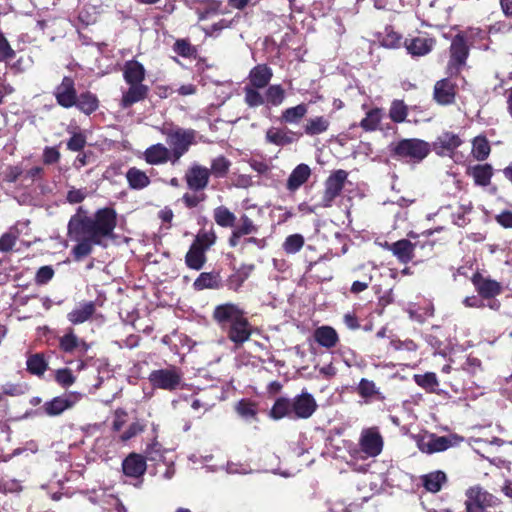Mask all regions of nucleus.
Listing matches in <instances>:
<instances>
[{
  "label": "nucleus",
  "instance_id": "nucleus-42",
  "mask_svg": "<svg viewBox=\"0 0 512 512\" xmlns=\"http://www.w3.org/2000/svg\"><path fill=\"white\" fill-rule=\"evenodd\" d=\"M174 52L187 59H196L197 48L193 46L187 39H178L173 46Z\"/></svg>",
  "mask_w": 512,
  "mask_h": 512
},
{
  "label": "nucleus",
  "instance_id": "nucleus-25",
  "mask_svg": "<svg viewBox=\"0 0 512 512\" xmlns=\"http://www.w3.org/2000/svg\"><path fill=\"white\" fill-rule=\"evenodd\" d=\"M473 283L478 293L484 298H492L501 292L500 284L495 280L485 279L481 276H475Z\"/></svg>",
  "mask_w": 512,
  "mask_h": 512
},
{
  "label": "nucleus",
  "instance_id": "nucleus-27",
  "mask_svg": "<svg viewBox=\"0 0 512 512\" xmlns=\"http://www.w3.org/2000/svg\"><path fill=\"white\" fill-rule=\"evenodd\" d=\"M266 140L277 146H285L296 140V134L292 131L281 130L278 128H270L266 132Z\"/></svg>",
  "mask_w": 512,
  "mask_h": 512
},
{
  "label": "nucleus",
  "instance_id": "nucleus-51",
  "mask_svg": "<svg viewBox=\"0 0 512 512\" xmlns=\"http://www.w3.org/2000/svg\"><path fill=\"white\" fill-rule=\"evenodd\" d=\"M27 367L31 373L41 375L45 372L47 364L41 355L35 354L28 358Z\"/></svg>",
  "mask_w": 512,
  "mask_h": 512
},
{
  "label": "nucleus",
  "instance_id": "nucleus-15",
  "mask_svg": "<svg viewBox=\"0 0 512 512\" xmlns=\"http://www.w3.org/2000/svg\"><path fill=\"white\" fill-rule=\"evenodd\" d=\"M470 45L458 33L452 38L449 47V64H466L470 53Z\"/></svg>",
  "mask_w": 512,
  "mask_h": 512
},
{
  "label": "nucleus",
  "instance_id": "nucleus-48",
  "mask_svg": "<svg viewBox=\"0 0 512 512\" xmlns=\"http://www.w3.org/2000/svg\"><path fill=\"white\" fill-rule=\"evenodd\" d=\"M414 380L417 385L430 392L434 391L436 386H438L436 374L432 372H428L423 375H415Z\"/></svg>",
  "mask_w": 512,
  "mask_h": 512
},
{
  "label": "nucleus",
  "instance_id": "nucleus-61",
  "mask_svg": "<svg viewBox=\"0 0 512 512\" xmlns=\"http://www.w3.org/2000/svg\"><path fill=\"white\" fill-rule=\"evenodd\" d=\"M54 275V270L51 266H42L36 273L37 284H46L49 282Z\"/></svg>",
  "mask_w": 512,
  "mask_h": 512
},
{
  "label": "nucleus",
  "instance_id": "nucleus-32",
  "mask_svg": "<svg viewBox=\"0 0 512 512\" xmlns=\"http://www.w3.org/2000/svg\"><path fill=\"white\" fill-rule=\"evenodd\" d=\"M250 82L256 88L265 87L272 77V71L268 66H254L250 71Z\"/></svg>",
  "mask_w": 512,
  "mask_h": 512
},
{
  "label": "nucleus",
  "instance_id": "nucleus-2",
  "mask_svg": "<svg viewBox=\"0 0 512 512\" xmlns=\"http://www.w3.org/2000/svg\"><path fill=\"white\" fill-rule=\"evenodd\" d=\"M212 318L236 348L247 342L252 335L253 328L238 304L227 302L217 305Z\"/></svg>",
  "mask_w": 512,
  "mask_h": 512
},
{
  "label": "nucleus",
  "instance_id": "nucleus-53",
  "mask_svg": "<svg viewBox=\"0 0 512 512\" xmlns=\"http://www.w3.org/2000/svg\"><path fill=\"white\" fill-rule=\"evenodd\" d=\"M468 444L472 447V449L479 454L481 457H485L480 451V445H497L502 446L504 441L498 437H493L491 440H485L483 438L471 437L468 439Z\"/></svg>",
  "mask_w": 512,
  "mask_h": 512
},
{
  "label": "nucleus",
  "instance_id": "nucleus-12",
  "mask_svg": "<svg viewBox=\"0 0 512 512\" xmlns=\"http://www.w3.org/2000/svg\"><path fill=\"white\" fill-rule=\"evenodd\" d=\"M291 402L293 419H307L312 416L317 408V403L314 397L307 392H303L300 395L294 397L291 399Z\"/></svg>",
  "mask_w": 512,
  "mask_h": 512
},
{
  "label": "nucleus",
  "instance_id": "nucleus-20",
  "mask_svg": "<svg viewBox=\"0 0 512 512\" xmlns=\"http://www.w3.org/2000/svg\"><path fill=\"white\" fill-rule=\"evenodd\" d=\"M144 158L151 165H160L166 162L172 164L171 151L160 143L148 147L144 152Z\"/></svg>",
  "mask_w": 512,
  "mask_h": 512
},
{
  "label": "nucleus",
  "instance_id": "nucleus-45",
  "mask_svg": "<svg viewBox=\"0 0 512 512\" xmlns=\"http://www.w3.org/2000/svg\"><path fill=\"white\" fill-rule=\"evenodd\" d=\"M307 113V107L304 104H299L283 111L282 120L287 123H296Z\"/></svg>",
  "mask_w": 512,
  "mask_h": 512
},
{
  "label": "nucleus",
  "instance_id": "nucleus-33",
  "mask_svg": "<svg viewBox=\"0 0 512 512\" xmlns=\"http://www.w3.org/2000/svg\"><path fill=\"white\" fill-rule=\"evenodd\" d=\"M470 173L477 185L487 186L490 184L491 177L493 175V169L489 164L476 165L471 168Z\"/></svg>",
  "mask_w": 512,
  "mask_h": 512
},
{
  "label": "nucleus",
  "instance_id": "nucleus-40",
  "mask_svg": "<svg viewBox=\"0 0 512 512\" xmlns=\"http://www.w3.org/2000/svg\"><path fill=\"white\" fill-rule=\"evenodd\" d=\"M472 144V155L476 160L483 161L489 156L490 145L485 137H475Z\"/></svg>",
  "mask_w": 512,
  "mask_h": 512
},
{
  "label": "nucleus",
  "instance_id": "nucleus-55",
  "mask_svg": "<svg viewBox=\"0 0 512 512\" xmlns=\"http://www.w3.org/2000/svg\"><path fill=\"white\" fill-rule=\"evenodd\" d=\"M267 101L274 105H280L284 100V90L279 85H273L266 91Z\"/></svg>",
  "mask_w": 512,
  "mask_h": 512
},
{
  "label": "nucleus",
  "instance_id": "nucleus-3",
  "mask_svg": "<svg viewBox=\"0 0 512 512\" xmlns=\"http://www.w3.org/2000/svg\"><path fill=\"white\" fill-rule=\"evenodd\" d=\"M123 76L129 88L123 91L120 105L126 109L144 100L149 88L142 83L145 78L144 66H125Z\"/></svg>",
  "mask_w": 512,
  "mask_h": 512
},
{
  "label": "nucleus",
  "instance_id": "nucleus-43",
  "mask_svg": "<svg viewBox=\"0 0 512 512\" xmlns=\"http://www.w3.org/2000/svg\"><path fill=\"white\" fill-rule=\"evenodd\" d=\"M168 452L167 449H164L162 445L154 441L149 444L145 450L146 458L153 462H163L166 463L165 454Z\"/></svg>",
  "mask_w": 512,
  "mask_h": 512
},
{
  "label": "nucleus",
  "instance_id": "nucleus-31",
  "mask_svg": "<svg viewBox=\"0 0 512 512\" xmlns=\"http://www.w3.org/2000/svg\"><path fill=\"white\" fill-rule=\"evenodd\" d=\"M422 483L429 492L436 493L441 490L443 483L446 482V474L442 471H434L422 476Z\"/></svg>",
  "mask_w": 512,
  "mask_h": 512
},
{
  "label": "nucleus",
  "instance_id": "nucleus-9",
  "mask_svg": "<svg viewBox=\"0 0 512 512\" xmlns=\"http://www.w3.org/2000/svg\"><path fill=\"white\" fill-rule=\"evenodd\" d=\"M348 173L339 169L334 171L325 181V191L322 196L321 205L330 207L336 197H338L347 180Z\"/></svg>",
  "mask_w": 512,
  "mask_h": 512
},
{
  "label": "nucleus",
  "instance_id": "nucleus-24",
  "mask_svg": "<svg viewBox=\"0 0 512 512\" xmlns=\"http://www.w3.org/2000/svg\"><path fill=\"white\" fill-rule=\"evenodd\" d=\"M315 341L327 349L336 346L339 338L335 329L330 326H321L314 331Z\"/></svg>",
  "mask_w": 512,
  "mask_h": 512
},
{
  "label": "nucleus",
  "instance_id": "nucleus-41",
  "mask_svg": "<svg viewBox=\"0 0 512 512\" xmlns=\"http://www.w3.org/2000/svg\"><path fill=\"white\" fill-rule=\"evenodd\" d=\"M82 112L89 115L97 110L98 108V100L95 95L91 93H84L76 98V104Z\"/></svg>",
  "mask_w": 512,
  "mask_h": 512
},
{
  "label": "nucleus",
  "instance_id": "nucleus-60",
  "mask_svg": "<svg viewBox=\"0 0 512 512\" xmlns=\"http://www.w3.org/2000/svg\"><path fill=\"white\" fill-rule=\"evenodd\" d=\"M56 380L63 387H69L75 382V377L69 369H59L56 372Z\"/></svg>",
  "mask_w": 512,
  "mask_h": 512
},
{
  "label": "nucleus",
  "instance_id": "nucleus-37",
  "mask_svg": "<svg viewBox=\"0 0 512 512\" xmlns=\"http://www.w3.org/2000/svg\"><path fill=\"white\" fill-rule=\"evenodd\" d=\"M402 35L394 30L392 26H386L380 34L379 41L386 48H399L402 45Z\"/></svg>",
  "mask_w": 512,
  "mask_h": 512
},
{
  "label": "nucleus",
  "instance_id": "nucleus-47",
  "mask_svg": "<svg viewBox=\"0 0 512 512\" xmlns=\"http://www.w3.org/2000/svg\"><path fill=\"white\" fill-rule=\"evenodd\" d=\"M389 116L394 122H403L407 117V106L403 101L394 100L390 107Z\"/></svg>",
  "mask_w": 512,
  "mask_h": 512
},
{
  "label": "nucleus",
  "instance_id": "nucleus-30",
  "mask_svg": "<svg viewBox=\"0 0 512 512\" xmlns=\"http://www.w3.org/2000/svg\"><path fill=\"white\" fill-rule=\"evenodd\" d=\"M205 252L203 248L192 244L185 256L187 266L194 270H200L206 262Z\"/></svg>",
  "mask_w": 512,
  "mask_h": 512
},
{
  "label": "nucleus",
  "instance_id": "nucleus-35",
  "mask_svg": "<svg viewBox=\"0 0 512 512\" xmlns=\"http://www.w3.org/2000/svg\"><path fill=\"white\" fill-rule=\"evenodd\" d=\"M270 415L274 419H281L284 417L293 419L291 399H277L270 411Z\"/></svg>",
  "mask_w": 512,
  "mask_h": 512
},
{
  "label": "nucleus",
  "instance_id": "nucleus-39",
  "mask_svg": "<svg viewBox=\"0 0 512 512\" xmlns=\"http://www.w3.org/2000/svg\"><path fill=\"white\" fill-rule=\"evenodd\" d=\"M72 406L67 398L55 397L53 400L46 402L43 406L45 413L49 416H57Z\"/></svg>",
  "mask_w": 512,
  "mask_h": 512
},
{
  "label": "nucleus",
  "instance_id": "nucleus-6",
  "mask_svg": "<svg viewBox=\"0 0 512 512\" xmlns=\"http://www.w3.org/2000/svg\"><path fill=\"white\" fill-rule=\"evenodd\" d=\"M466 512H483L500 504V500L480 486L470 487L466 493Z\"/></svg>",
  "mask_w": 512,
  "mask_h": 512
},
{
  "label": "nucleus",
  "instance_id": "nucleus-5",
  "mask_svg": "<svg viewBox=\"0 0 512 512\" xmlns=\"http://www.w3.org/2000/svg\"><path fill=\"white\" fill-rule=\"evenodd\" d=\"M166 142L171 147L172 165H176L180 158L188 152L195 142V131L191 129L176 128L166 132Z\"/></svg>",
  "mask_w": 512,
  "mask_h": 512
},
{
  "label": "nucleus",
  "instance_id": "nucleus-13",
  "mask_svg": "<svg viewBox=\"0 0 512 512\" xmlns=\"http://www.w3.org/2000/svg\"><path fill=\"white\" fill-rule=\"evenodd\" d=\"M461 144L462 140L458 135L451 132H443L433 143V150L440 156L451 157Z\"/></svg>",
  "mask_w": 512,
  "mask_h": 512
},
{
  "label": "nucleus",
  "instance_id": "nucleus-29",
  "mask_svg": "<svg viewBox=\"0 0 512 512\" xmlns=\"http://www.w3.org/2000/svg\"><path fill=\"white\" fill-rule=\"evenodd\" d=\"M126 179L130 188L141 190L150 184V179L146 173L136 167L130 168L126 173Z\"/></svg>",
  "mask_w": 512,
  "mask_h": 512
},
{
  "label": "nucleus",
  "instance_id": "nucleus-54",
  "mask_svg": "<svg viewBox=\"0 0 512 512\" xmlns=\"http://www.w3.org/2000/svg\"><path fill=\"white\" fill-rule=\"evenodd\" d=\"M15 57V51L10 46L4 33L0 30V62H8Z\"/></svg>",
  "mask_w": 512,
  "mask_h": 512
},
{
  "label": "nucleus",
  "instance_id": "nucleus-50",
  "mask_svg": "<svg viewBox=\"0 0 512 512\" xmlns=\"http://www.w3.org/2000/svg\"><path fill=\"white\" fill-rule=\"evenodd\" d=\"M234 229L243 236L253 234L258 231V227L254 224L252 219L245 214L240 217L239 223L234 225Z\"/></svg>",
  "mask_w": 512,
  "mask_h": 512
},
{
  "label": "nucleus",
  "instance_id": "nucleus-10",
  "mask_svg": "<svg viewBox=\"0 0 512 512\" xmlns=\"http://www.w3.org/2000/svg\"><path fill=\"white\" fill-rule=\"evenodd\" d=\"M360 452L364 453L366 457H376L383 449V438L376 427L364 429L361 432L360 439Z\"/></svg>",
  "mask_w": 512,
  "mask_h": 512
},
{
  "label": "nucleus",
  "instance_id": "nucleus-44",
  "mask_svg": "<svg viewBox=\"0 0 512 512\" xmlns=\"http://www.w3.org/2000/svg\"><path fill=\"white\" fill-rule=\"evenodd\" d=\"M382 118L380 109L370 110L364 119H362L360 126L366 131H374L377 129Z\"/></svg>",
  "mask_w": 512,
  "mask_h": 512
},
{
  "label": "nucleus",
  "instance_id": "nucleus-38",
  "mask_svg": "<svg viewBox=\"0 0 512 512\" xmlns=\"http://www.w3.org/2000/svg\"><path fill=\"white\" fill-rule=\"evenodd\" d=\"M328 127V119L323 116H317L307 120L304 126V132L310 136L319 135L327 131Z\"/></svg>",
  "mask_w": 512,
  "mask_h": 512
},
{
  "label": "nucleus",
  "instance_id": "nucleus-19",
  "mask_svg": "<svg viewBox=\"0 0 512 512\" xmlns=\"http://www.w3.org/2000/svg\"><path fill=\"white\" fill-rule=\"evenodd\" d=\"M146 468L145 458L136 453L128 455L122 463L123 472L128 477L139 478L145 473Z\"/></svg>",
  "mask_w": 512,
  "mask_h": 512
},
{
  "label": "nucleus",
  "instance_id": "nucleus-59",
  "mask_svg": "<svg viewBox=\"0 0 512 512\" xmlns=\"http://www.w3.org/2000/svg\"><path fill=\"white\" fill-rule=\"evenodd\" d=\"M17 235L13 232H7L0 238V251L9 252L13 249L16 243Z\"/></svg>",
  "mask_w": 512,
  "mask_h": 512
},
{
  "label": "nucleus",
  "instance_id": "nucleus-57",
  "mask_svg": "<svg viewBox=\"0 0 512 512\" xmlns=\"http://www.w3.org/2000/svg\"><path fill=\"white\" fill-rule=\"evenodd\" d=\"M245 102L250 107H258L264 103L262 95L250 87H245Z\"/></svg>",
  "mask_w": 512,
  "mask_h": 512
},
{
  "label": "nucleus",
  "instance_id": "nucleus-4",
  "mask_svg": "<svg viewBox=\"0 0 512 512\" xmlns=\"http://www.w3.org/2000/svg\"><path fill=\"white\" fill-rule=\"evenodd\" d=\"M148 380L153 388L169 392L182 389L184 386L183 373L176 366L153 370L149 374Z\"/></svg>",
  "mask_w": 512,
  "mask_h": 512
},
{
  "label": "nucleus",
  "instance_id": "nucleus-17",
  "mask_svg": "<svg viewBox=\"0 0 512 512\" xmlns=\"http://www.w3.org/2000/svg\"><path fill=\"white\" fill-rule=\"evenodd\" d=\"M92 503L100 505L102 512H126V508L121 501L112 494H107L105 491L94 492L89 497Z\"/></svg>",
  "mask_w": 512,
  "mask_h": 512
},
{
  "label": "nucleus",
  "instance_id": "nucleus-11",
  "mask_svg": "<svg viewBox=\"0 0 512 512\" xmlns=\"http://www.w3.org/2000/svg\"><path fill=\"white\" fill-rule=\"evenodd\" d=\"M210 170L197 163L192 164L185 173V181L192 191H202L209 183Z\"/></svg>",
  "mask_w": 512,
  "mask_h": 512
},
{
  "label": "nucleus",
  "instance_id": "nucleus-14",
  "mask_svg": "<svg viewBox=\"0 0 512 512\" xmlns=\"http://www.w3.org/2000/svg\"><path fill=\"white\" fill-rule=\"evenodd\" d=\"M436 39L428 35L417 36L404 41V46L412 56H424L432 51Z\"/></svg>",
  "mask_w": 512,
  "mask_h": 512
},
{
  "label": "nucleus",
  "instance_id": "nucleus-34",
  "mask_svg": "<svg viewBox=\"0 0 512 512\" xmlns=\"http://www.w3.org/2000/svg\"><path fill=\"white\" fill-rule=\"evenodd\" d=\"M458 34L463 36L470 47L482 43L488 37L487 32L480 27H467L465 30H459Z\"/></svg>",
  "mask_w": 512,
  "mask_h": 512
},
{
  "label": "nucleus",
  "instance_id": "nucleus-7",
  "mask_svg": "<svg viewBox=\"0 0 512 512\" xmlns=\"http://www.w3.org/2000/svg\"><path fill=\"white\" fill-rule=\"evenodd\" d=\"M430 152V145L420 139H403L393 148V153L400 158L413 162L422 161Z\"/></svg>",
  "mask_w": 512,
  "mask_h": 512
},
{
  "label": "nucleus",
  "instance_id": "nucleus-62",
  "mask_svg": "<svg viewBox=\"0 0 512 512\" xmlns=\"http://www.w3.org/2000/svg\"><path fill=\"white\" fill-rule=\"evenodd\" d=\"M222 3L218 0H209L207 1L203 11L201 12L200 19H204L209 17L210 15H215L219 12Z\"/></svg>",
  "mask_w": 512,
  "mask_h": 512
},
{
  "label": "nucleus",
  "instance_id": "nucleus-58",
  "mask_svg": "<svg viewBox=\"0 0 512 512\" xmlns=\"http://www.w3.org/2000/svg\"><path fill=\"white\" fill-rule=\"evenodd\" d=\"M215 285V277L210 273H201L194 282V287L198 290L213 288Z\"/></svg>",
  "mask_w": 512,
  "mask_h": 512
},
{
  "label": "nucleus",
  "instance_id": "nucleus-21",
  "mask_svg": "<svg viewBox=\"0 0 512 512\" xmlns=\"http://www.w3.org/2000/svg\"><path fill=\"white\" fill-rule=\"evenodd\" d=\"M95 311L96 306L93 301L80 302L67 314V318L74 325L82 324L89 320Z\"/></svg>",
  "mask_w": 512,
  "mask_h": 512
},
{
  "label": "nucleus",
  "instance_id": "nucleus-23",
  "mask_svg": "<svg viewBox=\"0 0 512 512\" xmlns=\"http://www.w3.org/2000/svg\"><path fill=\"white\" fill-rule=\"evenodd\" d=\"M455 96L453 84L448 79L439 80L434 87V98L442 105L453 102Z\"/></svg>",
  "mask_w": 512,
  "mask_h": 512
},
{
  "label": "nucleus",
  "instance_id": "nucleus-49",
  "mask_svg": "<svg viewBox=\"0 0 512 512\" xmlns=\"http://www.w3.org/2000/svg\"><path fill=\"white\" fill-rule=\"evenodd\" d=\"M215 241L216 235L214 231H200L192 244L203 248L204 251H207L215 243Z\"/></svg>",
  "mask_w": 512,
  "mask_h": 512
},
{
  "label": "nucleus",
  "instance_id": "nucleus-56",
  "mask_svg": "<svg viewBox=\"0 0 512 512\" xmlns=\"http://www.w3.org/2000/svg\"><path fill=\"white\" fill-rule=\"evenodd\" d=\"M236 409L237 412L245 419H253L256 416L255 404L249 401L241 400L237 404Z\"/></svg>",
  "mask_w": 512,
  "mask_h": 512
},
{
  "label": "nucleus",
  "instance_id": "nucleus-64",
  "mask_svg": "<svg viewBox=\"0 0 512 512\" xmlns=\"http://www.w3.org/2000/svg\"><path fill=\"white\" fill-rule=\"evenodd\" d=\"M87 196L86 189L72 188L67 193V201L71 204L81 203Z\"/></svg>",
  "mask_w": 512,
  "mask_h": 512
},
{
  "label": "nucleus",
  "instance_id": "nucleus-1",
  "mask_svg": "<svg viewBox=\"0 0 512 512\" xmlns=\"http://www.w3.org/2000/svg\"><path fill=\"white\" fill-rule=\"evenodd\" d=\"M116 226L114 210L104 208L95 214L94 218L82 213V207L73 215L68 223V236L76 241L73 254L80 260L92 252L94 245H100L102 238L112 235Z\"/></svg>",
  "mask_w": 512,
  "mask_h": 512
},
{
  "label": "nucleus",
  "instance_id": "nucleus-16",
  "mask_svg": "<svg viewBox=\"0 0 512 512\" xmlns=\"http://www.w3.org/2000/svg\"><path fill=\"white\" fill-rule=\"evenodd\" d=\"M55 97L59 105L70 108L76 104V90L74 81L70 77H64L61 84L55 90Z\"/></svg>",
  "mask_w": 512,
  "mask_h": 512
},
{
  "label": "nucleus",
  "instance_id": "nucleus-8",
  "mask_svg": "<svg viewBox=\"0 0 512 512\" xmlns=\"http://www.w3.org/2000/svg\"><path fill=\"white\" fill-rule=\"evenodd\" d=\"M462 441L463 438L457 434H450L447 436L429 434L419 441L418 446L422 452L432 454L445 451L449 447L456 446Z\"/></svg>",
  "mask_w": 512,
  "mask_h": 512
},
{
  "label": "nucleus",
  "instance_id": "nucleus-28",
  "mask_svg": "<svg viewBox=\"0 0 512 512\" xmlns=\"http://www.w3.org/2000/svg\"><path fill=\"white\" fill-rule=\"evenodd\" d=\"M390 250L400 262L408 263L413 258L414 244L407 239H402L393 243Z\"/></svg>",
  "mask_w": 512,
  "mask_h": 512
},
{
  "label": "nucleus",
  "instance_id": "nucleus-18",
  "mask_svg": "<svg viewBox=\"0 0 512 512\" xmlns=\"http://www.w3.org/2000/svg\"><path fill=\"white\" fill-rule=\"evenodd\" d=\"M356 392L364 400L365 404L385 400L384 394L376 386L375 382L366 378H362L359 381Z\"/></svg>",
  "mask_w": 512,
  "mask_h": 512
},
{
  "label": "nucleus",
  "instance_id": "nucleus-22",
  "mask_svg": "<svg viewBox=\"0 0 512 512\" xmlns=\"http://www.w3.org/2000/svg\"><path fill=\"white\" fill-rule=\"evenodd\" d=\"M60 348L66 353H72L78 351L80 353H86L89 349V345L79 339L72 330L66 333L60 338Z\"/></svg>",
  "mask_w": 512,
  "mask_h": 512
},
{
  "label": "nucleus",
  "instance_id": "nucleus-52",
  "mask_svg": "<svg viewBox=\"0 0 512 512\" xmlns=\"http://www.w3.org/2000/svg\"><path fill=\"white\" fill-rule=\"evenodd\" d=\"M230 162L223 156L215 158L211 163L210 174L216 177H224L229 170Z\"/></svg>",
  "mask_w": 512,
  "mask_h": 512
},
{
  "label": "nucleus",
  "instance_id": "nucleus-63",
  "mask_svg": "<svg viewBox=\"0 0 512 512\" xmlns=\"http://www.w3.org/2000/svg\"><path fill=\"white\" fill-rule=\"evenodd\" d=\"M86 144L84 135L77 133L74 134L67 143V148L71 151H80Z\"/></svg>",
  "mask_w": 512,
  "mask_h": 512
},
{
  "label": "nucleus",
  "instance_id": "nucleus-36",
  "mask_svg": "<svg viewBox=\"0 0 512 512\" xmlns=\"http://www.w3.org/2000/svg\"><path fill=\"white\" fill-rule=\"evenodd\" d=\"M213 218L217 225L227 228L234 227L236 216L225 206H218L213 211Z\"/></svg>",
  "mask_w": 512,
  "mask_h": 512
},
{
  "label": "nucleus",
  "instance_id": "nucleus-46",
  "mask_svg": "<svg viewBox=\"0 0 512 512\" xmlns=\"http://www.w3.org/2000/svg\"><path fill=\"white\" fill-rule=\"evenodd\" d=\"M304 246V237L301 234L289 235L284 243L283 249L287 254H295Z\"/></svg>",
  "mask_w": 512,
  "mask_h": 512
},
{
  "label": "nucleus",
  "instance_id": "nucleus-26",
  "mask_svg": "<svg viewBox=\"0 0 512 512\" xmlns=\"http://www.w3.org/2000/svg\"><path fill=\"white\" fill-rule=\"evenodd\" d=\"M311 174V169L306 164H299L294 168L291 172L288 180H287V188L290 191L297 190L300 186H302L309 178Z\"/></svg>",
  "mask_w": 512,
  "mask_h": 512
}]
</instances>
